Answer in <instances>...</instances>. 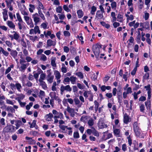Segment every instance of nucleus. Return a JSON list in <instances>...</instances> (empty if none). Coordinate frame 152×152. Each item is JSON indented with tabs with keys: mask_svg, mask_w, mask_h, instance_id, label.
Wrapping results in <instances>:
<instances>
[{
	"mask_svg": "<svg viewBox=\"0 0 152 152\" xmlns=\"http://www.w3.org/2000/svg\"><path fill=\"white\" fill-rule=\"evenodd\" d=\"M20 58L21 59L20 60L19 63L20 64V66L19 67V69L21 72H24L25 71L27 67L28 66L29 64L27 63L26 64H24L23 63L26 62V61L23 60V57L22 55H21Z\"/></svg>",
	"mask_w": 152,
	"mask_h": 152,
	"instance_id": "1",
	"label": "nucleus"
},
{
	"mask_svg": "<svg viewBox=\"0 0 152 152\" xmlns=\"http://www.w3.org/2000/svg\"><path fill=\"white\" fill-rule=\"evenodd\" d=\"M102 45L96 44L94 45L92 47V50L96 58L99 57L100 53V49L102 48Z\"/></svg>",
	"mask_w": 152,
	"mask_h": 152,
	"instance_id": "2",
	"label": "nucleus"
},
{
	"mask_svg": "<svg viewBox=\"0 0 152 152\" xmlns=\"http://www.w3.org/2000/svg\"><path fill=\"white\" fill-rule=\"evenodd\" d=\"M133 130L136 136L140 137L141 134V130L139 127V124L137 122L134 123L133 125Z\"/></svg>",
	"mask_w": 152,
	"mask_h": 152,
	"instance_id": "3",
	"label": "nucleus"
},
{
	"mask_svg": "<svg viewBox=\"0 0 152 152\" xmlns=\"http://www.w3.org/2000/svg\"><path fill=\"white\" fill-rule=\"evenodd\" d=\"M15 127L12 125H10L6 126L3 129V131L5 133L10 132L13 133L16 130Z\"/></svg>",
	"mask_w": 152,
	"mask_h": 152,
	"instance_id": "4",
	"label": "nucleus"
},
{
	"mask_svg": "<svg viewBox=\"0 0 152 152\" xmlns=\"http://www.w3.org/2000/svg\"><path fill=\"white\" fill-rule=\"evenodd\" d=\"M72 90V88L69 85L66 86H61L60 87V93L63 94V93L66 91V92H70Z\"/></svg>",
	"mask_w": 152,
	"mask_h": 152,
	"instance_id": "5",
	"label": "nucleus"
},
{
	"mask_svg": "<svg viewBox=\"0 0 152 152\" xmlns=\"http://www.w3.org/2000/svg\"><path fill=\"white\" fill-rule=\"evenodd\" d=\"M32 18L33 19L34 22V25H37L38 23L41 21V19L39 16V15L38 13H35V14L32 15Z\"/></svg>",
	"mask_w": 152,
	"mask_h": 152,
	"instance_id": "6",
	"label": "nucleus"
},
{
	"mask_svg": "<svg viewBox=\"0 0 152 152\" xmlns=\"http://www.w3.org/2000/svg\"><path fill=\"white\" fill-rule=\"evenodd\" d=\"M66 110L69 113L71 117H74L75 115V114H77V113L75 112V109L71 108L69 106H67Z\"/></svg>",
	"mask_w": 152,
	"mask_h": 152,
	"instance_id": "7",
	"label": "nucleus"
},
{
	"mask_svg": "<svg viewBox=\"0 0 152 152\" xmlns=\"http://www.w3.org/2000/svg\"><path fill=\"white\" fill-rule=\"evenodd\" d=\"M47 72H48L49 73V74L48 75L47 80L49 83H51L53 81L54 76L53 75H51V73L50 70H47Z\"/></svg>",
	"mask_w": 152,
	"mask_h": 152,
	"instance_id": "8",
	"label": "nucleus"
},
{
	"mask_svg": "<svg viewBox=\"0 0 152 152\" xmlns=\"http://www.w3.org/2000/svg\"><path fill=\"white\" fill-rule=\"evenodd\" d=\"M98 127L100 129H103L107 127V125L105 124L101 120H99L98 124Z\"/></svg>",
	"mask_w": 152,
	"mask_h": 152,
	"instance_id": "9",
	"label": "nucleus"
},
{
	"mask_svg": "<svg viewBox=\"0 0 152 152\" xmlns=\"http://www.w3.org/2000/svg\"><path fill=\"white\" fill-rule=\"evenodd\" d=\"M47 47H50L52 46H54L56 43V41H53L51 39H49L47 40Z\"/></svg>",
	"mask_w": 152,
	"mask_h": 152,
	"instance_id": "10",
	"label": "nucleus"
},
{
	"mask_svg": "<svg viewBox=\"0 0 152 152\" xmlns=\"http://www.w3.org/2000/svg\"><path fill=\"white\" fill-rule=\"evenodd\" d=\"M114 135L116 137H121L122 134L119 129H113Z\"/></svg>",
	"mask_w": 152,
	"mask_h": 152,
	"instance_id": "11",
	"label": "nucleus"
},
{
	"mask_svg": "<svg viewBox=\"0 0 152 152\" xmlns=\"http://www.w3.org/2000/svg\"><path fill=\"white\" fill-rule=\"evenodd\" d=\"M54 74L56 80L60 79L61 77V75L59 72L56 70L54 71Z\"/></svg>",
	"mask_w": 152,
	"mask_h": 152,
	"instance_id": "12",
	"label": "nucleus"
},
{
	"mask_svg": "<svg viewBox=\"0 0 152 152\" xmlns=\"http://www.w3.org/2000/svg\"><path fill=\"white\" fill-rule=\"evenodd\" d=\"M145 105L147 110L150 111L151 109V102L150 100H147L145 102Z\"/></svg>",
	"mask_w": 152,
	"mask_h": 152,
	"instance_id": "13",
	"label": "nucleus"
},
{
	"mask_svg": "<svg viewBox=\"0 0 152 152\" xmlns=\"http://www.w3.org/2000/svg\"><path fill=\"white\" fill-rule=\"evenodd\" d=\"M130 118L126 113H125L124 117V122L126 124H128L129 122Z\"/></svg>",
	"mask_w": 152,
	"mask_h": 152,
	"instance_id": "14",
	"label": "nucleus"
},
{
	"mask_svg": "<svg viewBox=\"0 0 152 152\" xmlns=\"http://www.w3.org/2000/svg\"><path fill=\"white\" fill-rule=\"evenodd\" d=\"M103 12L100 11L98 10L97 11L96 14V17L99 19L102 18L103 17Z\"/></svg>",
	"mask_w": 152,
	"mask_h": 152,
	"instance_id": "15",
	"label": "nucleus"
},
{
	"mask_svg": "<svg viewBox=\"0 0 152 152\" xmlns=\"http://www.w3.org/2000/svg\"><path fill=\"white\" fill-rule=\"evenodd\" d=\"M40 70L42 72V73L40 76V77L39 80V81H43V80L45 79L46 77L45 74L43 73V71L41 69Z\"/></svg>",
	"mask_w": 152,
	"mask_h": 152,
	"instance_id": "16",
	"label": "nucleus"
},
{
	"mask_svg": "<svg viewBox=\"0 0 152 152\" xmlns=\"http://www.w3.org/2000/svg\"><path fill=\"white\" fill-rule=\"evenodd\" d=\"M116 20L120 22L123 21V15L120 13H118L116 18Z\"/></svg>",
	"mask_w": 152,
	"mask_h": 152,
	"instance_id": "17",
	"label": "nucleus"
},
{
	"mask_svg": "<svg viewBox=\"0 0 152 152\" xmlns=\"http://www.w3.org/2000/svg\"><path fill=\"white\" fill-rule=\"evenodd\" d=\"M7 11L5 9H4V11L2 12L3 17L4 20L5 21L8 19Z\"/></svg>",
	"mask_w": 152,
	"mask_h": 152,
	"instance_id": "18",
	"label": "nucleus"
},
{
	"mask_svg": "<svg viewBox=\"0 0 152 152\" xmlns=\"http://www.w3.org/2000/svg\"><path fill=\"white\" fill-rule=\"evenodd\" d=\"M7 24L8 26L10 28L13 29L15 28V25L12 21L9 20L7 22Z\"/></svg>",
	"mask_w": 152,
	"mask_h": 152,
	"instance_id": "19",
	"label": "nucleus"
},
{
	"mask_svg": "<svg viewBox=\"0 0 152 152\" xmlns=\"http://www.w3.org/2000/svg\"><path fill=\"white\" fill-rule=\"evenodd\" d=\"M18 96L15 99L18 102L21 101V100H22L25 97V96L24 95L21 94H18Z\"/></svg>",
	"mask_w": 152,
	"mask_h": 152,
	"instance_id": "20",
	"label": "nucleus"
},
{
	"mask_svg": "<svg viewBox=\"0 0 152 152\" xmlns=\"http://www.w3.org/2000/svg\"><path fill=\"white\" fill-rule=\"evenodd\" d=\"M49 96L51 97V99L56 100L58 97L56 96V93L54 92H52L50 93Z\"/></svg>",
	"mask_w": 152,
	"mask_h": 152,
	"instance_id": "21",
	"label": "nucleus"
},
{
	"mask_svg": "<svg viewBox=\"0 0 152 152\" xmlns=\"http://www.w3.org/2000/svg\"><path fill=\"white\" fill-rule=\"evenodd\" d=\"M38 2L37 10L38 11H41V9L43 10L44 9V7L42 4L39 0H38Z\"/></svg>",
	"mask_w": 152,
	"mask_h": 152,
	"instance_id": "22",
	"label": "nucleus"
},
{
	"mask_svg": "<svg viewBox=\"0 0 152 152\" xmlns=\"http://www.w3.org/2000/svg\"><path fill=\"white\" fill-rule=\"evenodd\" d=\"M89 117L87 116H83L80 118V120L81 121L83 122L84 123H86L88 120V119H89Z\"/></svg>",
	"mask_w": 152,
	"mask_h": 152,
	"instance_id": "23",
	"label": "nucleus"
},
{
	"mask_svg": "<svg viewBox=\"0 0 152 152\" xmlns=\"http://www.w3.org/2000/svg\"><path fill=\"white\" fill-rule=\"evenodd\" d=\"M26 23L31 28L34 27V24L31 18L26 22Z\"/></svg>",
	"mask_w": 152,
	"mask_h": 152,
	"instance_id": "24",
	"label": "nucleus"
},
{
	"mask_svg": "<svg viewBox=\"0 0 152 152\" xmlns=\"http://www.w3.org/2000/svg\"><path fill=\"white\" fill-rule=\"evenodd\" d=\"M77 14L79 18H82L84 14L83 11L81 10H79L77 11Z\"/></svg>",
	"mask_w": 152,
	"mask_h": 152,
	"instance_id": "25",
	"label": "nucleus"
},
{
	"mask_svg": "<svg viewBox=\"0 0 152 152\" xmlns=\"http://www.w3.org/2000/svg\"><path fill=\"white\" fill-rule=\"evenodd\" d=\"M125 16L127 17V22H128L129 20H132L134 19V16L132 15H129L127 14H125Z\"/></svg>",
	"mask_w": 152,
	"mask_h": 152,
	"instance_id": "26",
	"label": "nucleus"
},
{
	"mask_svg": "<svg viewBox=\"0 0 152 152\" xmlns=\"http://www.w3.org/2000/svg\"><path fill=\"white\" fill-rule=\"evenodd\" d=\"M77 79V77L73 76H71L70 77V81H71V83L73 84L75 83Z\"/></svg>",
	"mask_w": 152,
	"mask_h": 152,
	"instance_id": "27",
	"label": "nucleus"
},
{
	"mask_svg": "<svg viewBox=\"0 0 152 152\" xmlns=\"http://www.w3.org/2000/svg\"><path fill=\"white\" fill-rule=\"evenodd\" d=\"M16 124H15L16 127H15V129H18L20 126L22 124V122L21 121L18 120L16 121Z\"/></svg>",
	"mask_w": 152,
	"mask_h": 152,
	"instance_id": "28",
	"label": "nucleus"
},
{
	"mask_svg": "<svg viewBox=\"0 0 152 152\" xmlns=\"http://www.w3.org/2000/svg\"><path fill=\"white\" fill-rule=\"evenodd\" d=\"M8 112L11 113H15V110L11 106H8L7 107L6 110Z\"/></svg>",
	"mask_w": 152,
	"mask_h": 152,
	"instance_id": "29",
	"label": "nucleus"
},
{
	"mask_svg": "<svg viewBox=\"0 0 152 152\" xmlns=\"http://www.w3.org/2000/svg\"><path fill=\"white\" fill-rule=\"evenodd\" d=\"M10 54L14 58L16 57L18 55V52L15 50H12L10 52Z\"/></svg>",
	"mask_w": 152,
	"mask_h": 152,
	"instance_id": "30",
	"label": "nucleus"
},
{
	"mask_svg": "<svg viewBox=\"0 0 152 152\" xmlns=\"http://www.w3.org/2000/svg\"><path fill=\"white\" fill-rule=\"evenodd\" d=\"M13 32L14 33L13 34V38L14 39L17 41L19 39L20 36L19 34L16 32L14 31Z\"/></svg>",
	"mask_w": 152,
	"mask_h": 152,
	"instance_id": "31",
	"label": "nucleus"
},
{
	"mask_svg": "<svg viewBox=\"0 0 152 152\" xmlns=\"http://www.w3.org/2000/svg\"><path fill=\"white\" fill-rule=\"evenodd\" d=\"M88 124L90 126H93L94 124V120L92 118H91L88 121Z\"/></svg>",
	"mask_w": 152,
	"mask_h": 152,
	"instance_id": "32",
	"label": "nucleus"
},
{
	"mask_svg": "<svg viewBox=\"0 0 152 152\" xmlns=\"http://www.w3.org/2000/svg\"><path fill=\"white\" fill-rule=\"evenodd\" d=\"M96 10V7L94 6H93L91 8V14L94 15L95 14V12Z\"/></svg>",
	"mask_w": 152,
	"mask_h": 152,
	"instance_id": "33",
	"label": "nucleus"
},
{
	"mask_svg": "<svg viewBox=\"0 0 152 152\" xmlns=\"http://www.w3.org/2000/svg\"><path fill=\"white\" fill-rule=\"evenodd\" d=\"M70 52L73 55H75L76 53V50L75 48L72 46L70 48Z\"/></svg>",
	"mask_w": 152,
	"mask_h": 152,
	"instance_id": "34",
	"label": "nucleus"
},
{
	"mask_svg": "<svg viewBox=\"0 0 152 152\" xmlns=\"http://www.w3.org/2000/svg\"><path fill=\"white\" fill-rule=\"evenodd\" d=\"M14 67V65L12 64L6 70L5 72V74L6 75L9 73L11 70V68H13Z\"/></svg>",
	"mask_w": 152,
	"mask_h": 152,
	"instance_id": "35",
	"label": "nucleus"
},
{
	"mask_svg": "<svg viewBox=\"0 0 152 152\" xmlns=\"http://www.w3.org/2000/svg\"><path fill=\"white\" fill-rule=\"evenodd\" d=\"M100 23L103 26L105 27L106 28L108 29L110 27V25L106 23L104 21H101Z\"/></svg>",
	"mask_w": 152,
	"mask_h": 152,
	"instance_id": "36",
	"label": "nucleus"
},
{
	"mask_svg": "<svg viewBox=\"0 0 152 152\" xmlns=\"http://www.w3.org/2000/svg\"><path fill=\"white\" fill-rule=\"evenodd\" d=\"M74 101L75 102V104L76 105H78V107H81V105H79V104L80 102V101L77 98H75L74 99Z\"/></svg>",
	"mask_w": 152,
	"mask_h": 152,
	"instance_id": "37",
	"label": "nucleus"
},
{
	"mask_svg": "<svg viewBox=\"0 0 152 152\" xmlns=\"http://www.w3.org/2000/svg\"><path fill=\"white\" fill-rule=\"evenodd\" d=\"M29 11L32 13L34 12V10H35V7L34 6V5L32 4H30L29 5Z\"/></svg>",
	"mask_w": 152,
	"mask_h": 152,
	"instance_id": "38",
	"label": "nucleus"
},
{
	"mask_svg": "<svg viewBox=\"0 0 152 152\" xmlns=\"http://www.w3.org/2000/svg\"><path fill=\"white\" fill-rule=\"evenodd\" d=\"M38 13L39 16L43 20H45V18L44 15L42 13V11H38Z\"/></svg>",
	"mask_w": 152,
	"mask_h": 152,
	"instance_id": "39",
	"label": "nucleus"
},
{
	"mask_svg": "<svg viewBox=\"0 0 152 152\" xmlns=\"http://www.w3.org/2000/svg\"><path fill=\"white\" fill-rule=\"evenodd\" d=\"M111 16L112 18V21L114 22L116 20V17H115V13L114 12H112L111 13Z\"/></svg>",
	"mask_w": 152,
	"mask_h": 152,
	"instance_id": "40",
	"label": "nucleus"
},
{
	"mask_svg": "<svg viewBox=\"0 0 152 152\" xmlns=\"http://www.w3.org/2000/svg\"><path fill=\"white\" fill-rule=\"evenodd\" d=\"M35 26L34 29L35 31V34H36L37 33H38V34H40V31L39 29V26L37 25Z\"/></svg>",
	"mask_w": 152,
	"mask_h": 152,
	"instance_id": "41",
	"label": "nucleus"
},
{
	"mask_svg": "<svg viewBox=\"0 0 152 152\" xmlns=\"http://www.w3.org/2000/svg\"><path fill=\"white\" fill-rule=\"evenodd\" d=\"M63 115L61 113H60L59 114L57 115H56L54 117V118L57 119L59 118L60 119L63 118Z\"/></svg>",
	"mask_w": 152,
	"mask_h": 152,
	"instance_id": "42",
	"label": "nucleus"
},
{
	"mask_svg": "<svg viewBox=\"0 0 152 152\" xmlns=\"http://www.w3.org/2000/svg\"><path fill=\"white\" fill-rule=\"evenodd\" d=\"M18 91L19 92H21V89L22 88V86L19 83H16V87Z\"/></svg>",
	"mask_w": 152,
	"mask_h": 152,
	"instance_id": "43",
	"label": "nucleus"
},
{
	"mask_svg": "<svg viewBox=\"0 0 152 152\" xmlns=\"http://www.w3.org/2000/svg\"><path fill=\"white\" fill-rule=\"evenodd\" d=\"M111 6L112 9L115 10L116 8L117 4L115 1H113L111 4Z\"/></svg>",
	"mask_w": 152,
	"mask_h": 152,
	"instance_id": "44",
	"label": "nucleus"
},
{
	"mask_svg": "<svg viewBox=\"0 0 152 152\" xmlns=\"http://www.w3.org/2000/svg\"><path fill=\"white\" fill-rule=\"evenodd\" d=\"M1 51L2 53L4 56L6 57L8 56L9 54L8 52L7 51H5L2 47H1Z\"/></svg>",
	"mask_w": 152,
	"mask_h": 152,
	"instance_id": "45",
	"label": "nucleus"
},
{
	"mask_svg": "<svg viewBox=\"0 0 152 152\" xmlns=\"http://www.w3.org/2000/svg\"><path fill=\"white\" fill-rule=\"evenodd\" d=\"M40 83V85L41 86L42 88L44 89H46L47 88L45 82L43 81H39Z\"/></svg>",
	"mask_w": 152,
	"mask_h": 152,
	"instance_id": "46",
	"label": "nucleus"
},
{
	"mask_svg": "<svg viewBox=\"0 0 152 152\" xmlns=\"http://www.w3.org/2000/svg\"><path fill=\"white\" fill-rule=\"evenodd\" d=\"M40 60L43 61H45L47 60V58L44 54H42L40 56Z\"/></svg>",
	"mask_w": 152,
	"mask_h": 152,
	"instance_id": "47",
	"label": "nucleus"
},
{
	"mask_svg": "<svg viewBox=\"0 0 152 152\" xmlns=\"http://www.w3.org/2000/svg\"><path fill=\"white\" fill-rule=\"evenodd\" d=\"M91 91H86L83 93V96L86 98H87L88 97V95L91 94Z\"/></svg>",
	"mask_w": 152,
	"mask_h": 152,
	"instance_id": "48",
	"label": "nucleus"
},
{
	"mask_svg": "<svg viewBox=\"0 0 152 152\" xmlns=\"http://www.w3.org/2000/svg\"><path fill=\"white\" fill-rule=\"evenodd\" d=\"M62 66L61 68V72L63 73H66L67 72L66 68V67L64 64H62Z\"/></svg>",
	"mask_w": 152,
	"mask_h": 152,
	"instance_id": "49",
	"label": "nucleus"
},
{
	"mask_svg": "<svg viewBox=\"0 0 152 152\" xmlns=\"http://www.w3.org/2000/svg\"><path fill=\"white\" fill-rule=\"evenodd\" d=\"M140 110L141 112L144 113L145 110V106L143 104H141L140 106Z\"/></svg>",
	"mask_w": 152,
	"mask_h": 152,
	"instance_id": "50",
	"label": "nucleus"
},
{
	"mask_svg": "<svg viewBox=\"0 0 152 152\" xmlns=\"http://www.w3.org/2000/svg\"><path fill=\"white\" fill-rule=\"evenodd\" d=\"M64 36L65 37H69L70 35V33L68 31H65L63 32Z\"/></svg>",
	"mask_w": 152,
	"mask_h": 152,
	"instance_id": "51",
	"label": "nucleus"
},
{
	"mask_svg": "<svg viewBox=\"0 0 152 152\" xmlns=\"http://www.w3.org/2000/svg\"><path fill=\"white\" fill-rule=\"evenodd\" d=\"M127 138L128 139V142L129 145L130 146L132 143V140L130 136L129 135L127 137Z\"/></svg>",
	"mask_w": 152,
	"mask_h": 152,
	"instance_id": "52",
	"label": "nucleus"
},
{
	"mask_svg": "<svg viewBox=\"0 0 152 152\" xmlns=\"http://www.w3.org/2000/svg\"><path fill=\"white\" fill-rule=\"evenodd\" d=\"M75 74L81 79H82L83 77V74L80 72H77Z\"/></svg>",
	"mask_w": 152,
	"mask_h": 152,
	"instance_id": "53",
	"label": "nucleus"
},
{
	"mask_svg": "<svg viewBox=\"0 0 152 152\" xmlns=\"http://www.w3.org/2000/svg\"><path fill=\"white\" fill-rule=\"evenodd\" d=\"M94 103L95 104V110L96 111L98 108L99 104V103L96 100L94 101Z\"/></svg>",
	"mask_w": 152,
	"mask_h": 152,
	"instance_id": "54",
	"label": "nucleus"
},
{
	"mask_svg": "<svg viewBox=\"0 0 152 152\" xmlns=\"http://www.w3.org/2000/svg\"><path fill=\"white\" fill-rule=\"evenodd\" d=\"M33 103L31 102L29 103L27 105L26 107V109L28 110L32 106Z\"/></svg>",
	"mask_w": 152,
	"mask_h": 152,
	"instance_id": "55",
	"label": "nucleus"
},
{
	"mask_svg": "<svg viewBox=\"0 0 152 152\" xmlns=\"http://www.w3.org/2000/svg\"><path fill=\"white\" fill-rule=\"evenodd\" d=\"M44 34L45 36L47 37L48 36H50L51 34V32L50 31H48L47 33H46V31H44Z\"/></svg>",
	"mask_w": 152,
	"mask_h": 152,
	"instance_id": "56",
	"label": "nucleus"
},
{
	"mask_svg": "<svg viewBox=\"0 0 152 152\" xmlns=\"http://www.w3.org/2000/svg\"><path fill=\"white\" fill-rule=\"evenodd\" d=\"M16 16L17 19L19 22H23L22 20L19 13H16Z\"/></svg>",
	"mask_w": 152,
	"mask_h": 152,
	"instance_id": "57",
	"label": "nucleus"
},
{
	"mask_svg": "<svg viewBox=\"0 0 152 152\" xmlns=\"http://www.w3.org/2000/svg\"><path fill=\"white\" fill-rule=\"evenodd\" d=\"M20 11L21 12V14L24 16H26L28 15V13L26 12L25 10L23 9H20Z\"/></svg>",
	"mask_w": 152,
	"mask_h": 152,
	"instance_id": "58",
	"label": "nucleus"
},
{
	"mask_svg": "<svg viewBox=\"0 0 152 152\" xmlns=\"http://www.w3.org/2000/svg\"><path fill=\"white\" fill-rule=\"evenodd\" d=\"M51 64L52 66L53 67H56V64L55 62V59H53L51 60Z\"/></svg>",
	"mask_w": 152,
	"mask_h": 152,
	"instance_id": "59",
	"label": "nucleus"
},
{
	"mask_svg": "<svg viewBox=\"0 0 152 152\" xmlns=\"http://www.w3.org/2000/svg\"><path fill=\"white\" fill-rule=\"evenodd\" d=\"M59 128L63 131H64L66 129L68 128L67 126H66L63 125H59Z\"/></svg>",
	"mask_w": 152,
	"mask_h": 152,
	"instance_id": "60",
	"label": "nucleus"
},
{
	"mask_svg": "<svg viewBox=\"0 0 152 152\" xmlns=\"http://www.w3.org/2000/svg\"><path fill=\"white\" fill-rule=\"evenodd\" d=\"M58 15L59 19L60 20H64L66 18L64 14H58Z\"/></svg>",
	"mask_w": 152,
	"mask_h": 152,
	"instance_id": "61",
	"label": "nucleus"
},
{
	"mask_svg": "<svg viewBox=\"0 0 152 152\" xmlns=\"http://www.w3.org/2000/svg\"><path fill=\"white\" fill-rule=\"evenodd\" d=\"M10 87L12 90H14L16 89V84H14L13 83H11L10 85Z\"/></svg>",
	"mask_w": 152,
	"mask_h": 152,
	"instance_id": "62",
	"label": "nucleus"
},
{
	"mask_svg": "<svg viewBox=\"0 0 152 152\" xmlns=\"http://www.w3.org/2000/svg\"><path fill=\"white\" fill-rule=\"evenodd\" d=\"M18 102L20 107H24L26 104V102H22L21 101H18Z\"/></svg>",
	"mask_w": 152,
	"mask_h": 152,
	"instance_id": "63",
	"label": "nucleus"
},
{
	"mask_svg": "<svg viewBox=\"0 0 152 152\" xmlns=\"http://www.w3.org/2000/svg\"><path fill=\"white\" fill-rule=\"evenodd\" d=\"M92 133L95 136L98 137L99 136V132L94 129V130L93 131Z\"/></svg>",
	"mask_w": 152,
	"mask_h": 152,
	"instance_id": "64",
	"label": "nucleus"
}]
</instances>
